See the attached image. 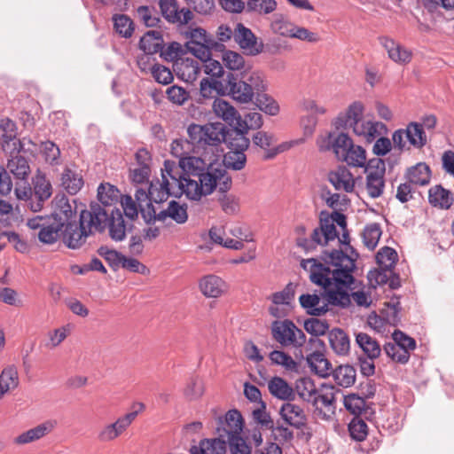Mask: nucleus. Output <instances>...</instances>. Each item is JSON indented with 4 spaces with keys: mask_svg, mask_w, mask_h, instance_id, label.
<instances>
[{
    "mask_svg": "<svg viewBox=\"0 0 454 454\" xmlns=\"http://www.w3.org/2000/svg\"><path fill=\"white\" fill-rule=\"evenodd\" d=\"M306 361L310 371L321 378H325L332 372L330 362L320 352L309 355Z\"/></svg>",
    "mask_w": 454,
    "mask_h": 454,
    "instance_id": "obj_31",
    "label": "nucleus"
},
{
    "mask_svg": "<svg viewBox=\"0 0 454 454\" xmlns=\"http://www.w3.org/2000/svg\"><path fill=\"white\" fill-rule=\"evenodd\" d=\"M201 62L192 58H180L174 63V71L178 78L186 82H192L200 72Z\"/></svg>",
    "mask_w": 454,
    "mask_h": 454,
    "instance_id": "obj_20",
    "label": "nucleus"
},
{
    "mask_svg": "<svg viewBox=\"0 0 454 454\" xmlns=\"http://www.w3.org/2000/svg\"><path fill=\"white\" fill-rule=\"evenodd\" d=\"M275 0H248L247 9L259 14H270L277 9Z\"/></svg>",
    "mask_w": 454,
    "mask_h": 454,
    "instance_id": "obj_58",
    "label": "nucleus"
},
{
    "mask_svg": "<svg viewBox=\"0 0 454 454\" xmlns=\"http://www.w3.org/2000/svg\"><path fill=\"white\" fill-rule=\"evenodd\" d=\"M106 221L107 212L98 203H91L89 209L81 212L79 227L75 223L65 226L63 242L68 248H80L89 236L106 230Z\"/></svg>",
    "mask_w": 454,
    "mask_h": 454,
    "instance_id": "obj_4",
    "label": "nucleus"
},
{
    "mask_svg": "<svg viewBox=\"0 0 454 454\" xmlns=\"http://www.w3.org/2000/svg\"><path fill=\"white\" fill-rule=\"evenodd\" d=\"M227 89L231 98L241 104H247L253 101L254 93L248 86V82L239 80L233 74H228L226 77Z\"/></svg>",
    "mask_w": 454,
    "mask_h": 454,
    "instance_id": "obj_17",
    "label": "nucleus"
},
{
    "mask_svg": "<svg viewBox=\"0 0 454 454\" xmlns=\"http://www.w3.org/2000/svg\"><path fill=\"white\" fill-rule=\"evenodd\" d=\"M98 199L105 207L99 205L102 208L111 207L118 201L119 190L108 183L101 184L98 188Z\"/></svg>",
    "mask_w": 454,
    "mask_h": 454,
    "instance_id": "obj_43",
    "label": "nucleus"
},
{
    "mask_svg": "<svg viewBox=\"0 0 454 454\" xmlns=\"http://www.w3.org/2000/svg\"><path fill=\"white\" fill-rule=\"evenodd\" d=\"M428 200L432 206L438 207L442 209H448L453 204L451 192L441 185H435L430 188Z\"/></svg>",
    "mask_w": 454,
    "mask_h": 454,
    "instance_id": "obj_33",
    "label": "nucleus"
},
{
    "mask_svg": "<svg viewBox=\"0 0 454 454\" xmlns=\"http://www.w3.org/2000/svg\"><path fill=\"white\" fill-rule=\"evenodd\" d=\"M61 230L62 227L51 220L39 231L38 239L43 244H53L57 241Z\"/></svg>",
    "mask_w": 454,
    "mask_h": 454,
    "instance_id": "obj_54",
    "label": "nucleus"
},
{
    "mask_svg": "<svg viewBox=\"0 0 454 454\" xmlns=\"http://www.w3.org/2000/svg\"><path fill=\"white\" fill-rule=\"evenodd\" d=\"M223 62L230 70H241L245 67L243 56L233 51H226L223 52Z\"/></svg>",
    "mask_w": 454,
    "mask_h": 454,
    "instance_id": "obj_61",
    "label": "nucleus"
},
{
    "mask_svg": "<svg viewBox=\"0 0 454 454\" xmlns=\"http://www.w3.org/2000/svg\"><path fill=\"white\" fill-rule=\"evenodd\" d=\"M224 165L227 168L232 170H241L245 168L247 163V156L245 151L230 150L225 155L223 160Z\"/></svg>",
    "mask_w": 454,
    "mask_h": 454,
    "instance_id": "obj_50",
    "label": "nucleus"
},
{
    "mask_svg": "<svg viewBox=\"0 0 454 454\" xmlns=\"http://www.w3.org/2000/svg\"><path fill=\"white\" fill-rule=\"evenodd\" d=\"M5 153L9 154L5 169L12 173L15 179L26 182L31 169L28 160L25 156L23 145L20 148H10L9 152Z\"/></svg>",
    "mask_w": 454,
    "mask_h": 454,
    "instance_id": "obj_11",
    "label": "nucleus"
},
{
    "mask_svg": "<svg viewBox=\"0 0 454 454\" xmlns=\"http://www.w3.org/2000/svg\"><path fill=\"white\" fill-rule=\"evenodd\" d=\"M344 406L352 414L359 416L362 414L366 415L368 406L364 397L357 394H349L344 396Z\"/></svg>",
    "mask_w": 454,
    "mask_h": 454,
    "instance_id": "obj_44",
    "label": "nucleus"
},
{
    "mask_svg": "<svg viewBox=\"0 0 454 454\" xmlns=\"http://www.w3.org/2000/svg\"><path fill=\"white\" fill-rule=\"evenodd\" d=\"M164 41L160 31H148L141 37L139 47L146 54H154L162 50Z\"/></svg>",
    "mask_w": 454,
    "mask_h": 454,
    "instance_id": "obj_35",
    "label": "nucleus"
},
{
    "mask_svg": "<svg viewBox=\"0 0 454 454\" xmlns=\"http://www.w3.org/2000/svg\"><path fill=\"white\" fill-rule=\"evenodd\" d=\"M279 414L289 426L300 429L307 424V415L300 405L291 402L282 404Z\"/></svg>",
    "mask_w": 454,
    "mask_h": 454,
    "instance_id": "obj_22",
    "label": "nucleus"
},
{
    "mask_svg": "<svg viewBox=\"0 0 454 454\" xmlns=\"http://www.w3.org/2000/svg\"><path fill=\"white\" fill-rule=\"evenodd\" d=\"M160 57L167 61H174L180 58H184V51L183 46L176 42L170 43L167 47L162 44V50L160 51Z\"/></svg>",
    "mask_w": 454,
    "mask_h": 454,
    "instance_id": "obj_62",
    "label": "nucleus"
},
{
    "mask_svg": "<svg viewBox=\"0 0 454 454\" xmlns=\"http://www.w3.org/2000/svg\"><path fill=\"white\" fill-rule=\"evenodd\" d=\"M56 425L57 422L55 420H46L16 436L13 439V442L18 445H25L38 441L51 434Z\"/></svg>",
    "mask_w": 454,
    "mask_h": 454,
    "instance_id": "obj_19",
    "label": "nucleus"
},
{
    "mask_svg": "<svg viewBox=\"0 0 454 454\" xmlns=\"http://www.w3.org/2000/svg\"><path fill=\"white\" fill-rule=\"evenodd\" d=\"M348 430L353 439L363 441L368 434L366 423L359 417H355L348 425Z\"/></svg>",
    "mask_w": 454,
    "mask_h": 454,
    "instance_id": "obj_63",
    "label": "nucleus"
},
{
    "mask_svg": "<svg viewBox=\"0 0 454 454\" xmlns=\"http://www.w3.org/2000/svg\"><path fill=\"white\" fill-rule=\"evenodd\" d=\"M215 432L217 437L202 439L198 446L191 447L190 454H226L227 446L231 454H251L253 447L257 448L262 442L259 429L242 435L243 419L237 410H231L224 418L218 419Z\"/></svg>",
    "mask_w": 454,
    "mask_h": 454,
    "instance_id": "obj_3",
    "label": "nucleus"
},
{
    "mask_svg": "<svg viewBox=\"0 0 454 454\" xmlns=\"http://www.w3.org/2000/svg\"><path fill=\"white\" fill-rule=\"evenodd\" d=\"M356 342L363 350L367 358L374 360L380 356L381 348L380 343L365 333H356Z\"/></svg>",
    "mask_w": 454,
    "mask_h": 454,
    "instance_id": "obj_30",
    "label": "nucleus"
},
{
    "mask_svg": "<svg viewBox=\"0 0 454 454\" xmlns=\"http://www.w3.org/2000/svg\"><path fill=\"white\" fill-rule=\"evenodd\" d=\"M364 110V105L361 102H353L347 110L343 123H340V125L350 129L354 122H358L364 119L363 116Z\"/></svg>",
    "mask_w": 454,
    "mask_h": 454,
    "instance_id": "obj_49",
    "label": "nucleus"
},
{
    "mask_svg": "<svg viewBox=\"0 0 454 454\" xmlns=\"http://www.w3.org/2000/svg\"><path fill=\"white\" fill-rule=\"evenodd\" d=\"M328 180L340 192H351L355 187V179L351 172L344 166L332 170Z\"/></svg>",
    "mask_w": 454,
    "mask_h": 454,
    "instance_id": "obj_23",
    "label": "nucleus"
},
{
    "mask_svg": "<svg viewBox=\"0 0 454 454\" xmlns=\"http://www.w3.org/2000/svg\"><path fill=\"white\" fill-rule=\"evenodd\" d=\"M135 411L119 417L114 422L106 424L98 432L97 438L101 442H113L123 434L134 422L138 413L145 409L142 403L134 404Z\"/></svg>",
    "mask_w": 454,
    "mask_h": 454,
    "instance_id": "obj_8",
    "label": "nucleus"
},
{
    "mask_svg": "<svg viewBox=\"0 0 454 454\" xmlns=\"http://www.w3.org/2000/svg\"><path fill=\"white\" fill-rule=\"evenodd\" d=\"M0 130L2 132V147L4 152L10 148H20L22 143L17 139V127L13 121L9 118L0 120Z\"/></svg>",
    "mask_w": 454,
    "mask_h": 454,
    "instance_id": "obj_26",
    "label": "nucleus"
},
{
    "mask_svg": "<svg viewBox=\"0 0 454 454\" xmlns=\"http://www.w3.org/2000/svg\"><path fill=\"white\" fill-rule=\"evenodd\" d=\"M234 41L247 55L257 56L263 51V43L255 36L250 28L245 27L242 23L236 24Z\"/></svg>",
    "mask_w": 454,
    "mask_h": 454,
    "instance_id": "obj_12",
    "label": "nucleus"
},
{
    "mask_svg": "<svg viewBox=\"0 0 454 454\" xmlns=\"http://www.w3.org/2000/svg\"><path fill=\"white\" fill-rule=\"evenodd\" d=\"M168 217L171 218L178 224L186 223L188 220L187 205L171 200L166 209L158 213V221L164 222Z\"/></svg>",
    "mask_w": 454,
    "mask_h": 454,
    "instance_id": "obj_28",
    "label": "nucleus"
},
{
    "mask_svg": "<svg viewBox=\"0 0 454 454\" xmlns=\"http://www.w3.org/2000/svg\"><path fill=\"white\" fill-rule=\"evenodd\" d=\"M269 358L272 364L279 365L287 372H297L298 363L287 353L282 350H273L270 353Z\"/></svg>",
    "mask_w": 454,
    "mask_h": 454,
    "instance_id": "obj_42",
    "label": "nucleus"
},
{
    "mask_svg": "<svg viewBox=\"0 0 454 454\" xmlns=\"http://www.w3.org/2000/svg\"><path fill=\"white\" fill-rule=\"evenodd\" d=\"M189 142L193 152L209 159H219L223 150L221 145L225 141V129L221 123L200 125L192 123L187 129Z\"/></svg>",
    "mask_w": 454,
    "mask_h": 454,
    "instance_id": "obj_5",
    "label": "nucleus"
},
{
    "mask_svg": "<svg viewBox=\"0 0 454 454\" xmlns=\"http://www.w3.org/2000/svg\"><path fill=\"white\" fill-rule=\"evenodd\" d=\"M115 32L125 38L131 37L134 32V23L125 14H116L113 17Z\"/></svg>",
    "mask_w": 454,
    "mask_h": 454,
    "instance_id": "obj_47",
    "label": "nucleus"
},
{
    "mask_svg": "<svg viewBox=\"0 0 454 454\" xmlns=\"http://www.w3.org/2000/svg\"><path fill=\"white\" fill-rule=\"evenodd\" d=\"M350 129L355 135L364 138L368 143L374 141L378 137L383 136L387 132V126L383 122L365 119L354 122Z\"/></svg>",
    "mask_w": 454,
    "mask_h": 454,
    "instance_id": "obj_16",
    "label": "nucleus"
},
{
    "mask_svg": "<svg viewBox=\"0 0 454 454\" xmlns=\"http://www.w3.org/2000/svg\"><path fill=\"white\" fill-rule=\"evenodd\" d=\"M305 330L314 336L324 335L329 329V325L325 320L311 317L304 322Z\"/></svg>",
    "mask_w": 454,
    "mask_h": 454,
    "instance_id": "obj_64",
    "label": "nucleus"
},
{
    "mask_svg": "<svg viewBox=\"0 0 454 454\" xmlns=\"http://www.w3.org/2000/svg\"><path fill=\"white\" fill-rule=\"evenodd\" d=\"M273 339L282 346L301 347L306 341L304 333L292 321H274L271 325Z\"/></svg>",
    "mask_w": 454,
    "mask_h": 454,
    "instance_id": "obj_9",
    "label": "nucleus"
},
{
    "mask_svg": "<svg viewBox=\"0 0 454 454\" xmlns=\"http://www.w3.org/2000/svg\"><path fill=\"white\" fill-rule=\"evenodd\" d=\"M41 153L45 161L51 165L60 163V150L52 141L47 140L41 144Z\"/></svg>",
    "mask_w": 454,
    "mask_h": 454,
    "instance_id": "obj_53",
    "label": "nucleus"
},
{
    "mask_svg": "<svg viewBox=\"0 0 454 454\" xmlns=\"http://www.w3.org/2000/svg\"><path fill=\"white\" fill-rule=\"evenodd\" d=\"M74 211L72 209V206L67 197H56L53 200V211L50 215L52 222L57 223L60 227H65L68 224H72Z\"/></svg>",
    "mask_w": 454,
    "mask_h": 454,
    "instance_id": "obj_18",
    "label": "nucleus"
},
{
    "mask_svg": "<svg viewBox=\"0 0 454 454\" xmlns=\"http://www.w3.org/2000/svg\"><path fill=\"white\" fill-rule=\"evenodd\" d=\"M159 6L164 19L177 26L187 25L194 17L190 9H179L176 0H160Z\"/></svg>",
    "mask_w": 454,
    "mask_h": 454,
    "instance_id": "obj_13",
    "label": "nucleus"
},
{
    "mask_svg": "<svg viewBox=\"0 0 454 454\" xmlns=\"http://www.w3.org/2000/svg\"><path fill=\"white\" fill-rule=\"evenodd\" d=\"M107 212L106 227L109 228V235L112 239L121 241L126 236V225L121 212L118 208L111 210L104 208Z\"/></svg>",
    "mask_w": 454,
    "mask_h": 454,
    "instance_id": "obj_25",
    "label": "nucleus"
},
{
    "mask_svg": "<svg viewBox=\"0 0 454 454\" xmlns=\"http://www.w3.org/2000/svg\"><path fill=\"white\" fill-rule=\"evenodd\" d=\"M199 287L202 294L207 298H218L228 290V285L220 277L209 274L199 281Z\"/></svg>",
    "mask_w": 454,
    "mask_h": 454,
    "instance_id": "obj_21",
    "label": "nucleus"
},
{
    "mask_svg": "<svg viewBox=\"0 0 454 454\" xmlns=\"http://www.w3.org/2000/svg\"><path fill=\"white\" fill-rule=\"evenodd\" d=\"M329 342L334 353L339 356H345L349 352V338L341 329L335 328L329 333Z\"/></svg>",
    "mask_w": 454,
    "mask_h": 454,
    "instance_id": "obj_34",
    "label": "nucleus"
},
{
    "mask_svg": "<svg viewBox=\"0 0 454 454\" xmlns=\"http://www.w3.org/2000/svg\"><path fill=\"white\" fill-rule=\"evenodd\" d=\"M316 400H312L313 405L317 410L325 409L327 412L333 414L335 406V395L333 388H326L325 391H318L316 395Z\"/></svg>",
    "mask_w": 454,
    "mask_h": 454,
    "instance_id": "obj_41",
    "label": "nucleus"
},
{
    "mask_svg": "<svg viewBox=\"0 0 454 454\" xmlns=\"http://www.w3.org/2000/svg\"><path fill=\"white\" fill-rule=\"evenodd\" d=\"M406 177L410 184L426 185L430 181L431 171L426 163L420 162L408 169Z\"/></svg>",
    "mask_w": 454,
    "mask_h": 454,
    "instance_id": "obj_36",
    "label": "nucleus"
},
{
    "mask_svg": "<svg viewBox=\"0 0 454 454\" xmlns=\"http://www.w3.org/2000/svg\"><path fill=\"white\" fill-rule=\"evenodd\" d=\"M233 127L234 129L225 138L230 150L246 151L250 144V140L246 137L247 131L240 127Z\"/></svg>",
    "mask_w": 454,
    "mask_h": 454,
    "instance_id": "obj_38",
    "label": "nucleus"
},
{
    "mask_svg": "<svg viewBox=\"0 0 454 454\" xmlns=\"http://www.w3.org/2000/svg\"><path fill=\"white\" fill-rule=\"evenodd\" d=\"M385 162L380 159H373L368 162L365 168L366 191L371 198H379L382 195L385 187Z\"/></svg>",
    "mask_w": 454,
    "mask_h": 454,
    "instance_id": "obj_10",
    "label": "nucleus"
},
{
    "mask_svg": "<svg viewBox=\"0 0 454 454\" xmlns=\"http://www.w3.org/2000/svg\"><path fill=\"white\" fill-rule=\"evenodd\" d=\"M219 159H209L199 156L181 157L178 165L174 161L165 160V171L182 191L191 200H200L202 196L214 192L217 181L223 176V170L213 168Z\"/></svg>",
    "mask_w": 454,
    "mask_h": 454,
    "instance_id": "obj_2",
    "label": "nucleus"
},
{
    "mask_svg": "<svg viewBox=\"0 0 454 454\" xmlns=\"http://www.w3.org/2000/svg\"><path fill=\"white\" fill-rule=\"evenodd\" d=\"M254 104L262 112L271 116L277 115L280 110L278 102L265 91L255 95Z\"/></svg>",
    "mask_w": 454,
    "mask_h": 454,
    "instance_id": "obj_45",
    "label": "nucleus"
},
{
    "mask_svg": "<svg viewBox=\"0 0 454 454\" xmlns=\"http://www.w3.org/2000/svg\"><path fill=\"white\" fill-rule=\"evenodd\" d=\"M137 15L138 19L149 27H157L160 22V18L158 12L153 8L147 5L139 6L137 9Z\"/></svg>",
    "mask_w": 454,
    "mask_h": 454,
    "instance_id": "obj_51",
    "label": "nucleus"
},
{
    "mask_svg": "<svg viewBox=\"0 0 454 454\" xmlns=\"http://www.w3.org/2000/svg\"><path fill=\"white\" fill-rule=\"evenodd\" d=\"M74 325L71 324L63 325L58 328L50 330L46 336L47 340L45 346L53 349L59 347L69 335H71Z\"/></svg>",
    "mask_w": 454,
    "mask_h": 454,
    "instance_id": "obj_37",
    "label": "nucleus"
},
{
    "mask_svg": "<svg viewBox=\"0 0 454 454\" xmlns=\"http://www.w3.org/2000/svg\"><path fill=\"white\" fill-rule=\"evenodd\" d=\"M397 254L395 249L384 247L376 255L378 264L381 269L391 270L395 263Z\"/></svg>",
    "mask_w": 454,
    "mask_h": 454,
    "instance_id": "obj_55",
    "label": "nucleus"
},
{
    "mask_svg": "<svg viewBox=\"0 0 454 454\" xmlns=\"http://www.w3.org/2000/svg\"><path fill=\"white\" fill-rule=\"evenodd\" d=\"M411 135V146L420 149L427 144V135L419 122H411L408 124Z\"/></svg>",
    "mask_w": 454,
    "mask_h": 454,
    "instance_id": "obj_56",
    "label": "nucleus"
},
{
    "mask_svg": "<svg viewBox=\"0 0 454 454\" xmlns=\"http://www.w3.org/2000/svg\"><path fill=\"white\" fill-rule=\"evenodd\" d=\"M183 35L187 39L186 47L212 43V40L207 37V31L201 27H188Z\"/></svg>",
    "mask_w": 454,
    "mask_h": 454,
    "instance_id": "obj_48",
    "label": "nucleus"
},
{
    "mask_svg": "<svg viewBox=\"0 0 454 454\" xmlns=\"http://www.w3.org/2000/svg\"><path fill=\"white\" fill-rule=\"evenodd\" d=\"M268 389L278 399L290 401L294 398V389L281 377L275 376L270 380Z\"/></svg>",
    "mask_w": 454,
    "mask_h": 454,
    "instance_id": "obj_29",
    "label": "nucleus"
},
{
    "mask_svg": "<svg viewBox=\"0 0 454 454\" xmlns=\"http://www.w3.org/2000/svg\"><path fill=\"white\" fill-rule=\"evenodd\" d=\"M298 395L308 403H311L312 400H316V395L318 392L314 381L308 377L301 378L296 381L295 390Z\"/></svg>",
    "mask_w": 454,
    "mask_h": 454,
    "instance_id": "obj_40",
    "label": "nucleus"
},
{
    "mask_svg": "<svg viewBox=\"0 0 454 454\" xmlns=\"http://www.w3.org/2000/svg\"><path fill=\"white\" fill-rule=\"evenodd\" d=\"M322 260L302 259L301 267L309 273L311 282L321 286L324 293L301 294L299 298L301 306L311 316H321L328 311V305L346 306L350 298L348 290L354 283L353 270L356 259L341 250L324 251Z\"/></svg>",
    "mask_w": 454,
    "mask_h": 454,
    "instance_id": "obj_1",
    "label": "nucleus"
},
{
    "mask_svg": "<svg viewBox=\"0 0 454 454\" xmlns=\"http://www.w3.org/2000/svg\"><path fill=\"white\" fill-rule=\"evenodd\" d=\"M337 238L336 227L333 221L328 218H320L319 226L316 227L309 238L297 237L296 245L305 252L314 251L317 246H326Z\"/></svg>",
    "mask_w": 454,
    "mask_h": 454,
    "instance_id": "obj_7",
    "label": "nucleus"
},
{
    "mask_svg": "<svg viewBox=\"0 0 454 454\" xmlns=\"http://www.w3.org/2000/svg\"><path fill=\"white\" fill-rule=\"evenodd\" d=\"M380 45L387 52L388 58L399 65H406L411 61L412 52L393 38L386 35L379 37Z\"/></svg>",
    "mask_w": 454,
    "mask_h": 454,
    "instance_id": "obj_15",
    "label": "nucleus"
},
{
    "mask_svg": "<svg viewBox=\"0 0 454 454\" xmlns=\"http://www.w3.org/2000/svg\"><path fill=\"white\" fill-rule=\"evenodd\" d=\"M383 349L387 356L395 362L406 364L410 359L411 354L406 349L400 347V345H395L392 342H388L384 345Z\"/></svg>",
    "mask_w": 454,
    "mask_h": 454,
    "instance_id": "obj_57",
    "label": "nucleus"
},
{
    "mask_svg": "<svg viewBox=\"0 0 454 454\" xmlns=\"http://www.w3.org/2000/svg\"><path fill=\"white\" fill-rule=\"evenodd\" d=\"M332 374L335 383L343 387H348L356 381V372L348 364L338 366Z\"/></svg>",
    "mask_w": 454,
    "mask_h": 454,
    "instance_id": "obj_39",
    "label": "nucleus"
},
{
    "mask_svg": "<svg viewBox=\"0 0 454 454\" xmlns=\"http://www.w3.org/2000/svg\"><path fill=\"white\" fill-rule=\"evenodd\" d=\"M295 24L284 19L282 15L275 17L270 24L271 30L281 36L290 37L293 33V28Z\"/></svg>",
    "mask_w": 454,
    "mask_h": 454,
    "instance_id": "obj_60",
    "label": "nucleus"
},
{
    "mask_svg": "<svg viewBox=\"0 0 454 454\" xmlns=\"http://www.w3.org/2000/svg\"><path fill=\"white\" fill-rule=\"evenodd\" d=\"M333 150L338 159L348 166L363 168L366 164V151L361 145H355L345 133H340L334 138Z\"/></svg>",
    "mask_w": 454,
    "mask_h": 454,
    "instance_id": "obj_6",
    "label": "nucleus"
},
{
    "mask_svg": "<svg viewBox=\"0 0 454 454\" xmlns=\"http://www.w3.org/2000/svg\"><path fill=\"white\" fill-rule=\"evenodd\" d=\"M83 178L74 168L66 166L60 176V184L69 194H76L83 186Z\"/></svg>",
    "mask_w": 454,
    "mask_h": 454,
    "instance_id": "obj_27",
    "label": "nucleus"
},
{
    "mask_svg": "<svg viewBox=\"0 0 454 454\" xmlns=\"http://www.w3.org/2000/svg\"><path fill=\"white\" fill-rule=\"evenodd\" d=\"M214 114L230 126L240 125V114L236 108L223 98H215L213 102Z\"/></svg>",
    "mask_w": 454,
    "mask_h": 454,
    "instance_id": "obj_24",
    "label": "nucleus"
},
{
    "mask_svg": "<svg viewBox=\"0 0 454 454\" xmlns=\"http://www.w3.org/2000/svg\"><path fill=\"white\" fill-rule=\"evenodd\" d=\"M33 193H35L37 198H40L41 200H49L51 198L52 194L51 184L43 174H36L33 181Z\"/></svg>",
    "mask_w": 454,
    "mask_h": 454,
    "instance_id": "obj_46",
    "label": "nucleus"
},
{
    "mask_svg": "<svg viewBox=\"0 0 454 454\" xmlns=\"http://www.w3.org/2000/svg\"><path fill=\"white\" fill-rule=\"evenodd\" d=\"M381 229L379 223H373L365 226L363 231V240L364 245L371 250H373L381 236Z\"/></svg>",
    "mask_w": 454,
    "mask_h": 454,
    "instance_id": "obj_52",
    "label": "nucleus"
},
{
    "mask_svg": "<svg viewBox=\"0 0 454 454\" xmlns=\"http://www.w3.org/2000/svg\"><path fill=\"white\" fill-rule=\"evenodd\" d=\"M400 310L401 306L399 301L392 300L390 302L385 303V308L382 309L381 315L385 317L387 325H395L400 320Z\"/></svg>",
    "mask_w": 454,
    "mask_h": 454,
    "instance_id": "obj_59",
    "label": "nucleus"
},
{
    "mask_svg": "<svg viewBox=\"0 0 454 454\" xmlns=\"http://www.w3.org/2000/svg\"><path fill=\"white\" fill-rule=\"evenodd\" d=\"M19 373L15 365L6 366L0 374V400L9 391L19 386Z\"/></svg>",
    "mask_w": 454,
    "mask_h": 454,
    "instance_id": "obj_32",
    "label": "nucleus"
},
{
    "mask_svg": "<svg viewBox=\"0 0 454 454\" xmlns=\"http://www.w3.org/2000/svg\"><path fill=\"white\" fill-rule=\"evenodd\" d=\"M148 190L151 200L155 203L165 201L169 195L183 193L177 190V185L173 184V179L165 171V168L161 169V180L152 181Z\"/></svg>",
    "mask_w": 454,
    "mask_h": 454,
    "instance_id": "obj_14",
    "label": "nucleus"
}]
</instances>
